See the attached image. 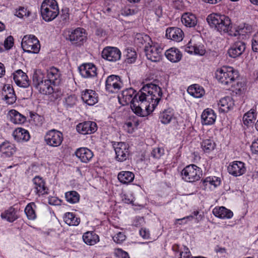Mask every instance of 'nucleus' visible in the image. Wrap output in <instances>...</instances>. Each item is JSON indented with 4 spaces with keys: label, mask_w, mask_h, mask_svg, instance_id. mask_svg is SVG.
<instances>
[{
    "label": "nucleus",
    "mask_w": 258,
    "mask_h": 258,
    "mask_svg": "<svg viewBox=\"0 0 258 258\" xmlns=\"http://www.w3.org/2000/svg\"><path fill=\"white\" fill-rule=\"evenodd\" d=\"M206 21L210 27L221 34L227 33L229 35L236 36L237 34L233 33L230 19L227 16L218 13H212L209 15Z\"/></svg>",
    "instance_id": "f257e3e1"
},
{
    "label": "nucleus",
    "mask_w": 258,
    "mask_h": 258,
    "mask_svg": "<svg viewBox=\"0 0 258 258\" xmlns=\"http://www.w3.org/2000/svg\"><path fill=\"white\" fill-rule=\"evenodd\" d=\"M139 99L141 102L148 101L150 103L149 107L152 108L151 112L154 110L158 104L162 96L161 89L158 85L153 83H148L145 85L140 91Z\"/></svg>",
    "instance_id": "f03ea898"
},
{
    "label": "nucleus",
    "mask_w": 258,
    "mask_h": 258,
    "mask_svg": "<svg viewBox=\"0 0 258 258\" xmlns=\"http://www.w3.org/2000/svg\"><path fill=\"white\" fill-rule=\"evenodd\" d=\"M215 76L222 85L229 88L234 85L238 79L239 73L232 67L223 66L216 71Z\"/></svg>",
    "instance_id": "7ed1b4c3"
},
{
    "label": "nucleus",
    "mask_w": 258,
    "mask_h": 258,
    "mask_svg": "<svg viewBox=\"0 0 258 258\" xmlns=\"http://www.w3.org/2000/svg\"><path fill=\"white\" fill-rule=\"evenodd\" d=\"M138 39L142 38L144 41L149 40L150 42H148L145 46V52L148 59L152 61L157 62L161 59L163 48L158 43L153 42L148 35H145L144 37H142L140 34L138 35Z\"/></svg>",
    "instance_id": "20e7f679"
},
{
    "label": "nucleus",
    "mask_w": 258,
    "mask_h": 258,
    "mask_svg": "<svg viewBox=\"0 0 258 258\" xmlns=\"http://www.w3.org/2000/svg\"><path fill=\"white\" fill-rule=\"evenodd\" d=\"M41 15L42 19L50 22L54 20L59 14L57 3L55 0H45L41 6Z\"/></svg>",
    "instance_id": "39448f33"
},
{
    "label": "nucleus",
    "mask_w": 258,
    "mask_h": 258,
    "mask_svg": "<svg viewBox=\"0 0 258 258\" xmlns=\"http://www.w3.org/2000/svg\"><path fill=\"white\" fill-rule=\"evenodd\" d=\"M202 175V169L195 164L187 165L181 172L182 179L189 182H194L200 180Z\"/></svg>",
    "instance_id": "423d86ee"
},
{
    "label": "nucleus",
    "mask_w": 258,
    "mask_h": 258,
    "mask_svg": "<svg viewBox=\"0 0 258 258\" xmlns=\"http://www.w3.org/2000/svg\"><path fill=\"white\" fill-rule=\"evenodd\" d=\"M21 45L23 49L29 53H37L40 48L38 39L33 35L24 36L22 40Z\"/></svg>",
    "instance_id": "0eeeda50"
},
{
    "label": "nucleus",
    "mask_w": 258,
    "mask_h": 258,
    "mask_svg": "<svg viewBox=\"0 0 258 258\" xmlns=\"http://www.w3.org/2000/svg\"><path fill=\"white\" fill-rule=\"evenodd\" d=\"M44 138L46 145L53 147H57L62 143L63 135L60 132L52 129L46 132Z\"/></svg>",
    "instance_id": "6e6552de"
},
{
    "label": "nucleus",
    "mask_w": 258,
    "mask_h": 258,
    "mask_svg": "<svg viewBox=\"0 0 258 258\" xmlns=\"http://www.w3.org/2000/svg\"><path fill=\"white\" fill-rule=\"evenodd\" d=\"M66 39L69 40L72 44L79 46L82 45L87 39L85 30L81 28H78L69 32Z\"/></svg>",
    "instance_id": "1a4fd4ad"
},
{
    "label": "nucleus",
    "mask_w": 258,
    "mask_h": 258,
    "mask_svg": "<svg viewBox=\"0 0 258 258\" xmlns=\"http://www.w3.org/2000/svg\"><path fill=\"white\" fill-rule=\"evenodd\" d=\"M123 83L119 76L111 75L108 76L105 81V89L111 93H117L121 88Z\"/></svg>",
    "instance_id": "9d476101"
},
{
    "label": "nucleus",
    "mask_w": 258,
    "mask_h": 258,
    "mask_svg": "<svg viewBox=\"0 0 258 258\" xmlns=\"http://www.w3.org/2000/svg\"><path fill=\"white\" fill-rule=\"evenodd\" d=\"M102 58L110 61H116L120 59L121 52L117 47L107 46L101 52Z\"/></svg>",
    "instance_id": "9b49d317"
},
{
    "label": "nucleus",
    "mask_w": 258,
    "mask_h": 258,
    "mask_svg": "<svg viewBox=\"0 0 258 258\" xmlns=\"http://www.w3.org/2000/svg\"><path fill=\"white\" fill-rule=\"evenodd\" d=\"M140 93H136L132 88H130L123 90L120 94L118 96L119 100H122L125 104L132 103L134 101H137L139 99V96Z\"/></svg>",
    "instance_id": "f8f14e48"
},
{
    "label": "nucleus",
    "mask_w": 258,
    "mask_h": 258,
    "mask_svg": "<svg viewBox=\"0 0 258 258\" xmlns=\"http://www.w3.org/2000/svg\"><path fill=\"white\" fill-rule=\"evenodd\" d=\"M116 160L120 162L126 160L129 156L128 147L124 143L119 142L114 145Z\"/></svg>",
    "instance_id": "ddd939ff"
},
{
    "label": "nucleus",
    "mask_w": 258,
    "mask_h": 258,
    "mask_svg": "<svg viewBox=\"0 0 258 258\" xmlns=\"http://www.w3.org/2000/svg\"><path fill=\"white\" fill-rule=\"evenodd\" d=\"M245 48L246 44L245 42L242 41L238 40L230 45L228 50V53L230 57L236 58L243 54Z\"/></svg>",
    "instance_id": "4468645a"
},
{
    "label": "nucleus",
    "mask_w": 258,
    "mask_h": 258,
    "mask_svg": "<svg viewBox=\"0 0 258 258\" xmlns=\"http://www.w3.org/2000/svg\"><path fill=\"white\" fill-rule=\"evenodd\" d=\"M77 132L82 135L91 134L97 130L96 122L92 121H86L79 123L76 126Z\"/></svg>",
    "instance_id": "2eb2a0df"
},
{
    "label": "nucleus",
    "mask_w": 258,
    "mask_h": 258,
    "mask_svg": "<svg viewBox=\"0 0 258 258\" xmlns=\"http://www.w3.org/2000/svg\"><path fill=\"white\" fill-rule=\"evenodd\" d=\"M185 51L190 54L194 53L200 55L205 54L206 50L205 46L200 43H196L194 40L191 39L186 45Z\"/></svg>",
    "instance_id": "dca6fc26"
},
{
    "label": "nucleus",
    "mask_w": 258,
    "mask_h": 258,
    "mask_svg": "<svg viewBox=\"0 0 258 258\" xmlns=\"http://www.w3.org/2000/svg\"><path fill=\"white\" fill-rule=\"evenodd\" d=\"M81 75L85 78H91L97 76V68L92 63H85L79 68Z\"/></svg>",
    "instance_id": "f3484780"
},
{
    "label": "nucleus",
    "mask_w": 258,
    "mask_h": 258,
    "mask_svg": "<svg viewBox=\"0 0 258 258\" xmlns=\"http://www.w3.org/2000/svg\"><path fill=\"white\" fill-rule=\"evenodd\" d=\"M13 79L17 86L27 88L30 85V81L26 73L18 70L13 73Z\"/></svg>",
    "instance_id": "a211bd4d"
},
{
    "label": "nucleus",
    "mask_w": 258,
    "mask_h": 258,
    "mask_svg": "<svg viewBox=\"0 0 258 258\" xmlns=\"http://www.w3.org/2000/svg\"><path fill=\"white\" fill-rule=\"evenodd\" d=\"M35 194L38 196L48 194V189L45 186V182L39 176H36L32 180Z\"/></svg>",
    "instance_id": "6ab92c4d"
},
{
    "label": "nucleus",
    "mask_w": 258,
    "mask_h": 258,
    "mask_svg": "<svg viewBox=\"0 0 258 258\" xmlns=\"http://www.w3.org/2000/svg\"><path fill=\"white\" fill-rule=\"evenodd\" d=\"M227 170L230 174L234 176H238L245 173L246 168L244 163L236 161L229 164Z\"/></svg>",
    "instance_id": "aec40b11"
},
{
    "label": "nucleus",
    "mask_w": 258,
    "mask_h": 258,
    "mask_svg": "<svg viewBox=\"0 0 258 258\" xmlns=\"http://www.w3.org/2000/svg\"><path fill=\"white\" fill-rule=\"evenodd\" d=\"M82 99L87 104L94 105L98 101V94L93 90L86 89L82 92Z\"/></svg>",
    "instance_id": "412c9836"
},
{
    "label": "nucleus",
    "mask_w": 258,
    "mask_h": 258,
    "mask_svg": "<svg viewBox=\"0 0 258 258\" xmlns=\"http://www.w3.org/2000/svg\"><path fill=\"white\" fill-rule=\"evenodd\" d=\"M183 32L179 28L170 27L166 29V36L168 39L180 42L183 39Z\"/></svg>",
    "instance_id": "4be33fe9"
},
{
    "label": "nucleus",
    "mask_w": 258,
    "mask_h": 258,
    "mask_svg": "<svg viewBox=\"0 0 258 258\" xmlns=\"http://www.w3.org/2000/svg\"><path fill=\"white\" fill-rule=\"evenodd\" d=\"M46 79L51 82L52 85L57 86L61 81V74L58 69L51 67L47 71Z\"/></svg>",
    "instance_id": "5701e85b"
},
{
    "label": "nucleus",
    "mask_w": 258,
    "mask_h": 258,
    "mask_svg": "<svg viewBox=\"0 0 258 258\" xmlns=\"http://www.w3.org/2000/svg\"><path fill=\"white\" fill-rule=\"evenodd\" d=\"M218 104L220 112H227L233 108L234 103L231 97L226 96L221 98Z\"/></svg>",
    "instance_id": "b1692460"
},
{
    "label": "nucleus",
    "mask_w": 258,
    "mask_h": 258,
    "mask_svg": "<svg viewBox=\"0 0 258 258\" xmlns=\"http://www.w3.org/2000/svg\"><path fill=\"white\" fill-rule=\"evenodd\" d=\"M16 151V148L14 144L9 142H4L0 145V152L3 157H10Z\"/></svg>",
    "instance_id": "393cba45"
},
{
    "label": "nucleus",
    "mask_w": 258,
    "mask_h": 258,
    "mask_svg": "<svg viewBox=\"0 0 258 258\" xmlns=\"http://www.w3.org/2000/svg\"><path fill=\"white\" fill-rule=\"evenodd\" d=\"M75 154L84 163L89 162L94 156L92 151L87 148H81L77 149Z\"/></svg>",
    "instance_id": "a878e982"
},
{
    "label": "nucleus",
    "mask_w": 258,
    "mask_h": 258,
    "mask_svg": "<svg viewBox=\"0 0 258 258\" xmlns=\"http://www.w3.org/2000/svg\"><path fill=\"white\" fill-rule=\"evenodd\" d=\"M174 110L172 108H168L161 112L159 114V119L164 124L170 123L172 120H175Z\"/></svg>",
    "instance_id": "bb28decb"
},
{
    "label": "nucleus",
    "mask_w": 258,
    "mask_h": 258,
    "mask_svg": "<svg viewBox=\"0 0 258 258\" xmlns=\"http://www.w3.org/2000/svg\"><path fill=\"white\" fill-rule=\"evenodd\" d=\"M2 94L4 99L6 101L8 104H12L15 102L16 96L13 87L10 85L4 87Z\"/></svg>",
    "instance_id": "cd10ccee"
},
{
    "label": "nucleus",
    "mask_w": 258,
    "mask_h": 258,
    "mask_svg": "<svg viewBox=\"0 0 258 258\" xmlns=\"http://www.w3.org/2000/svg\"><path fill=\"white\" fill-rule=\"evenodd\" d=\"M213 214L220 219H230L233 216V212L224 207H217L213 209Z\"/></svg>",
    "instance_id": "c85d7f7f"
},
{
    "label": "nucleus",
    "mask_w": 258,
    "mask_h": 258,
    "mask_svg": "<svg viewBox=\"0 0 258 258\" xmlns=\"http://www.w3.org/2000/svg\"><path fill=\"white\" fill-rule=\"evenodd\" d=\"M55 87V86L52 85L51 82L45 79L36 89L42 94L50 95L54 92Z\"/></svg>",
    "instance_id": "c756f323"
},
{
    "label": "nucleus",
    "mask_w": 258,
    "mask_h": 258,
    "mask_svg": "<svg viewBox=\"0 0 258 258\" xmlns=\"http://www.w3.org/2000/svg\"><path fill=\"white\" fill-rule=\"evenodd\" d=\"M216 118V115L213 110L206 109L201 115L202 122L203 124L210 125L213 124Z\"/></svg>",
    "instance_id": "7c9ffc66"
},
{
    "label": "nucleus",
    "mask_w": 258,
    "mask_h": 258,
    "mask_svg": "<svg viewBox=\"0 0 258 258\" xmlns=\"http://www.w3.org/2000/svg\"><path fill=\"white\" fill-rule=\"evenodd\" d=\"M167 58L172 62H177L180 60L182 54L179 50L175 47H172L167 50L165 52Z\"/></svg>",
    "instance_id": "2f4dec72"
},
{
    "label": "nucleus",
    "mask_w": 258,
    "mask_h": 258,
    "mask_svg": "<svg viewBox=\"0 0 258 258\" xmlns=\"http://www.w3.org/2000/svg\"><path fill=\"white\" fill-rule=\"evenodd\" d=\"M183 24L188 27H194L197 24V19L196 16L190 13H184L181 18Z\"/></svg>",
    "instance_id": "473e14b6"
},
{
    "label": "nucleus",
    "mask_w": 258,
    "mask_h": 258,
    "mask_svg": "<svg viewBox=\"0 0 258 258\" xmlns=\"http://www.w3.org/2000/svg\"><path fill=\"white\" fill-rule=\"evenodd\" d=\"M13 136L15 140L18 142H26L28 141L30 138L28 131L22 128L16 129L13 133Z\"/></svg>",
    "instance_id": "72a5a7b5"
},
{
    "label": "nucleus",
    "mask_w": 258,
    "mask_h": 258,
    "mask_svg": "<svg viewBox=\"0 0 258 258\" xmlns=\"http://www.w3.org/2000/svg\"><path fill=\"white\" fill-rule=\"evenodd\" d=\"M83 239L84 242L89 245H93L99 242L98 235L94 231H87L83 235Z\"/></svg>",
    "instance_id": "f704fd0d"
},
{
    "label": "nucleus",
    "mask_w": 258,
    "mask_h": 258,
    "mask_svg": "<svg viewBox=\"0 0 258 258\" xmlns=\"http://www.w3.org/2000/svg\"><path fill=\"white\" fill-rule=\"evenodd\" d=\"M135 178L134 174L128 171H122L118 173L117 178L123 184H127L132 182Z\"/></svg>",
    "instance_id": "c9c22d12"
},
{
    "label": "nucleus",
    "mask_w": 258,
    "mask_h": 258,
    "mask_svg": "<svg viewBox=\"0 0 258 258\" xmlns=\"http://www.w3.org/2000/svg\"><path fill=\"white\" fill-rule=\"evenodd\" d=\"M64 222L69 226H78L80 223V219L73 213H66L63 216Z\"/></svg>",
    "instance_id": "e433bc0d"
},
{
    "label": "nucleus",
    "mask_w": 258,
    "mask_h": 258,
    "mask_svg": "<svg viewBox=\"0 0 258 258\" xmlns=\"http://www.w3.org/2000/svg\"><path fill=\"white\" fill-rule=\"evenodd\" d=\"M9 115L10 120L15 124H22L26 120V117L16 110H11L9 112Z\"/></svg>",
    "instance_id": "4c0bfd02"
},
{
    "label": "nucleus",
    "mask_w": 258,
    "mask_h": 258,
    "mask_svg": "<svg viewBox=\"0 0 258 258\" xmlns=\"http://www.w3.org/2000/svg\"><path fill=\"white\" fill-rule=\"evenodd\" d=\"M187 92L195 98H201L204 95L205 90L198 85L195 84L188 88Z\"/></svg>",
    "instance_id": "58836bf2"
},
{
    "label": "nucleus",
    "mask_w": 258,
    "mask_h": 258,
    "mask_svg": "<svg viewBox=\"0 0 258 258\" xmlns=\"http://www.w3.org/2000/svg\"><path fill=\"white\" fill-rule=\"evenodd\" d=\"M201 148L206 153H209L214 150L216 144L212 139H206L203 140L201 143Z\"/></svg>",
    "instance_id": "ea45409f"
},
{
    "label": "nucleus",
    "mask_w": 258,
    "mask_h": 258,
    "mask_svg": "<svg viewBox=\"0 0 258 258\" xmlns=\"http://www.w3.org/2000/svg\"><path fill=\"white\" fill-rule=\"evenodd\" d=\"M44 80V74L40 70H36L34 72L32 76V85L36 89Z\"/></svg>",
    "instance_id": "a19ab883"
},
{
    "label": "nucleus",
    "mask_w": 258,
    "mask_h": 258,
    "mask_svg": "<svg viewBox=\"0 0 258 258\" xmlns=\"http://www.w3.org/2000/svg\"><path fill=\"white\" fill-rule=\"evenodd\" d=\"M139 101L140 100L138 99L137 101H134L131 104V107L132 110L138 115L140 116H145L147 114L149 113V106L146 108L147 112L144 111L141 107L139 106Z\"/></svg>",
    "instance_id": "79ce46f5"
},
{
    "label": "nucleus",
    "mask_w": 258,
    "mask_h": 258,
    "mask_svg": "<svg viewBox=\"0 0 258 258\" xmlns=\"http://www.w3.org/2000/svg\"><path fill=\"white\" fill-rule=\"evenodd\" d=\"M1 217L3 219H5L10 222H13L18 218L16 214L15 209L13 207L10 208L4 213H2Z\"/></svg>",
    "instance_id": "37998d69"
},
{
    "label": "nucleus",
    "mask_w": 258,
    "mask_h": 258,
    "mask_svg": "<svg viewBox=\"0 0 258 258\" xmlns=\"http://www.w3.org/2000/svg\"><path fill=\"white\" fill-rule=\"evenodd\" d=\"M36 205L34 203L28 204L25 209V213L29 220H34L36 218V214L34 210Z\"/></svg>",
    "instance_id": "c03bdc74"
},
{
    "label": "nucleus",
    "mask_w": 258,
    "mask_h": 258,
    "mask_svg": "<svg viewBox=\"0 0 258 258\" xmlns=\"http://www.w3.org/2000/svg\"><path fill=\"white\" fill-rule=\"evenodd\" d=\"M256 118V112L254 109H251L243 115V123L244 124L248 125L255 120Z\"/></svg>",
    "instance_id": "a18cd8bd"
},
{
    "label": "nucleus",
    "mask_w": 258,
    "mask_h": 258,
    "mask_svg": "<svg viewBox=\"0 0 258 258\" xmlns=\"http://www.w3.org/2000/svg\"><path fill=\"white\" fill-rule=\"evenodd\" d=\"M252 30V27L251 25L248 24H244L243 25H240L238 27L237 29L233 33H236L237 35H244L245 34L250 33Z\"/></svg>",
    "instance_id": "49530a36"
},
{
    "label": "nucleus",
    "mask_w": 258,
    "mask_h": 258,
    "mask_svg": "<svg viewBox=\"0 0 258 258\" xmlns=\"http://www.w3.org/2000/svg\"><path fill=\"white\" fill-rule=\"evenodd\" d=\"M65 198L66 201L71 204L78 203L80 200V195L76 191H70L66 192Z\"/></svg>",
    "instance_id": "de8ad7c7"
},
{
    "label": "nucleus",
    "mask_w": 258,
    "mask_h": 258,
    "mask_svg": "<svg viewBox=\"0 0 258 258\" xmlns=\"http://www.w3.org/2000/svg\"><path fill=\"white\" fill-rule=\"evenodd\" d=\"M60 21L62 25H65L69 23L70 20V13L69 8H64L62 9L60 14Z\"/></svg>",
    "instance_id": "09e8293b"
},
{
    "label": "nucleus",
    "mask_w": 258,
    "mask_h": 258,
    "mask_svg": "<svg viewBox=\"0 0 258 258\" xmlns=\"http://www.w3.org/2000/svg\"><path fill=\"white\" fill-rule=\"evenodd\" d=\"M126 60L128 63H132L135 61L137 58V53L135 50L132 48L126 49Z\"/></svg>",
    "instance_id": "8fccbe9b"
},
{
    "label": "nucleus",
    "mask_w": 258,
    "mask_h": 258,
    "mask_svg": "<svg viewBox=\"0 0 258 258\" xmlns=\"http://www.w3.org/2000/svg\"><path fill=\"white\" fill-rule=\"evenodd\" d=\"M164 154V150L161 148H156L153 149L151 156L156 159H159Z\"/></svg>",
    "instance_id": "3c124183"
},
{
    "label": "nucleus",
    "mask_w": 258,
    "mask_h": 258,
    "mask_svg": "<svg viewBox=\"0 0 258 258\" xmlns=\"http://www.w3.org/2000/svg\"><path fill=\"white\" fill-rule=\"evenodd\" d=\"M77 102V97L75 95H70L65 99V104L67 107H72L75 105Z\"/></svg>",
    "instance_id": "603ef678"
},
{
    "label": "nucleus",
    "mask_w": 258,
    "mask_h": 258,
    "mask_svg": "<svg viewBox=\"0 0 258 258\" xmlns=\"http://www.w3.org/2000/svg\"><path fill=\"white\" fill-rule=\"evenodd\" d=\"M30 12L26 8L24 7H20L16 12L15 15L17 17L22 18L24 17H28L29 16Z\"/></svg>",
    "instance_id": "864d4df0"
},
{
    "label": "nucleus",
    "mask_w": 258,
    "mask_h": 258,
    "mask_svg": "<svg viewBox=\"0 0 258 258\" xmlns=\"http://www.w3.org/2000/svg\"><path fill=\"white\" fill-rule=\"evenodd\" d=\"M14 44V38L12 36H8L5 40L3 44L5 50L11 49Z\"/></svg>",
    "instance_id": "5fc2aeb1"
},
{
    "label": "nucleus",
    "mask_w": 258,
    "mask_h": 258,
    "mask_svg": "<svg viewBox=\"0 0 258 258\" xmlns=\"http://www.w3.org/2000/svg\"><path fill=\"white\" fill-rule=\"evenodd\" d=\"M114 241L117 243H121L125 239V235L122 232H118L113 237Z\"/></svg>",
    "instance_id": "6e6d98bb"
},
{
    "label": "nucleus",
    "mask_w": 258,
    "mask_h": 258,
    "mask_svg": "<svg viewBox=\"0 0 258 258\" xmlns=\"http://www.w3.org/2000/svg\"><path fill=\"white\" fill-rule=\"evenodd\" d=\"M251 46L252 50L258 52V32L255 34L251 40Z\"/></svg>",
    "instance_id": "4d7b16f0"
},
{
    "label": "nucleus",
    "mask_w": 258,
    "mask_h": 258,
    "mask_svg": "<svg viewBox=\"0 0 258 258\" xmlns=\"http://www.w3.org/2000/svg\"><path fill=\"white\" fill-rule=\"evenodd\" d=\"M183 249V251H180L179 258H189L191 254L189 249L185 246H184Z\"/></svg>",
    "instance_id": "13d9d810"
},
{
    "label": "nucleus",
    "mask_w": 258,
    "mask_h": 258,
    "mask_svg": "<svg viewBox=\"0 0 258 258\" xmlns=\"http://www.w3.org/2000/svg\"><path fill=\"white\" fill-rule=\"evenodd\" d=\"M144 222V219L143 217H136L133 223V225L136 227H139Z\"/></svg>",
    "instance_id": "bf43d9fd"
},
{
    "label": "nucleus",
    "mask_w": 258,
    "mask_h": 258,
    "mask_svg": "<svg viewBox=\"0 0 258 258\" xmlns=\"http://www.w3.org/2000/svg\"><path fill=\"white\" fill-rule=\"evenodd\" d=\"M140 234L144 239H148L150 237V231L145 228H142L140 229Z\"/></svg>",
    "instance_id": "052dcab7"
},
{
    "label": "nucleus",
    "mask_w": 258,
    "mask_h": 258,
    "mask_svg": "<svg viewBox=\"0 0 258 258\" xmlns=\"http://www.w3.org/2000/svg\"><path fill=\"white\" fill-rule=\"evenodd\" d=\"M61 201L55 197H51L48 198V203L51 205H59Z\"/></svg>",
    "instance_id": "680f3d73"
},
{
    "label": "nucleus",
    "mask_w": 258,
    "mask_h": 258,
    "mask_svg": "<svg viewBox=\"0 0 258 258\" xmlns=\"http://www.w3.org/2000/svg\"><path fill=\"white\" fill-rule=\"evenodd\" d=\"M250 149L253 153L258 154V139L252 143Z\"/></svg>",
    "instance_id": "e2e57ef3"
},
{
    "label": "nucleus",
    "mask_w": 258,
    "mask_h": 258,
    "mask_svg": "<svg viewBox=\"0 0 258 258\" xmlns=\"http://www.w3.org/2000/svg\"><path fill=\"white\" fill-rule=\"evenodd\" d=\"M199 211H195L192 213V215L186 216L185 217H183V218L176 219V221H185L186 220H190L194 218V216H197L199 214Z\"/></svg>",
    "instance_id": "0e129e2a"
},
{
    "label": "nucleus",
    "mask_w": 258,
    "mask_h": 258,
    "mask_svg": "<svg viewBox=\"0 0 258 258\" xmlns=\"http://www.w3.org/2000/svg\"><path fill=\"white\" fill-rule=\"evenodd\" d=\"M221 182L220 178L216 176L211 177V182H210V185H214L215 187H216L220 185Z\"/></svg>",
    "instance_id": "69168bd1"
},
{
    "label": "nucleus",
    "mask_w": 258,
    "mask_h": 258,
    "mask_svg": "<svg viewBox=\"0 0 258 258\" xmlns=\"http://www.w3.org/2000/svg\"><path fill=\"white\" fill-rule=\"evenodd\" d=\"M125 124H126V126L128 127V131H129L130 130H133L134 129V128H133L134 126H137L138 125V122L135 121H128L126 122Z\"/></svg>",
    "instance_id": "338daca9"
},
{
    "label": "nucleus",
    "mask_w": 258,
    "mask_h": 258,
    "mask_svg": "<svg viewBox=\"0 0 258 258\" xmlns=\"http://www.w3.org/2000/svg\"><path fill=\"white\" fill-rule=\"evenodd\" d=\"M118 258H130L128 253L121 249L118 250Z\"/></svg>",
    "instance_id": "774afa93"
}]
</instances>
